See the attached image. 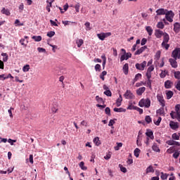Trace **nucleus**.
Wrapping results in <instances>:
<instances>
[{
	"label": "nucleus",
	"instance_id": "nucleus-1",
	"mask_svg": "<svg viewBox=\"0 0 180 180\" xmlns=\"http://www.w3.org/2000/svg\"><path fill=\"white\" fill-rule=\"evenodd\" d=\"M172 119H177L178 122H180V105L175 106V112L172 111L170 113Z\"/></svg>",
	"mask_w": 180,
	"mask_h": 180
},
{
	"label": "nucleus",
	"instance_id": "nucleus-2",
	"mask_svg": "<svg viewBox=\"0 0 180 180\" xmlns=\"http://www.w3.org/2000/svg\"><path fill=\"white\" fill-rule=\"evenodd\" d=\"M139 106L148 109L151 106V100L150 98H142L139 102Z\"/></svg>",
	"mask_w": 180,
	"mask_h": 180
},
{
	"label": "nucleus",
	"instance_id": "nucleus-3",
	"mask_svg": "<svg viewBox=\"0 0 180 180\" xmlns=\"http://www.w3.org/2000/svg\"><path fill=\"white\" fill-rule=\"evenodd\" d=\"M165 15V19L167 20V22H169L172 23V22H174V17L175 16V13H173L172 11H167Z\"/></svg>",
	"mask_w": 180,
	"mask_h": 180
},
{
	"label": "nucleus",
	"instance_id": "nucleus-4",
	"mask_svg": "<svg viewBox=\"0 0 180 180\" xmlns=\"http://www.w3.org/2000/svg\"><path fill=\"white\" fill-rule=\"evenodd\" d=\"M158 101H159V103L162 108L165 107V100L164 99V96L162 94H158L156 96Z\"/></svg>",
	"mask_w": 180,
	"mask_h": 180
},
{
	"label": "nucleus",
	"instance_id": "nucleus-5",
	"mask_svg": "<svg viewBox=\"0 0 180 180\" xmlns=\"http://www.w3.org/2000/svg\"><path fill=\"white\" fill-rule=\"evenodd\" d=\"M109 36H112V33L110 32H102L100 34H97V37L103 41L106 37H109Z\"/></svg>",
	"mask_w": 180,
	"mask_h": 180
},
{
	"label": "nucleus",
	"instance_id": "nucleus-6",
	"mask_svg": "<svg viewBox=\"0 0 180 180\" xmlns=\"http://www.w3.org/2000/svg\"><path fill=\"white\" fill-rule=\"evenodd\" d=\"M135 67L136 70H139L140 71H144V69L146 68V67H147V61L144 60L141 63H136L135 65Z\"/></svg>",
	"mask_w": 180,
	"mask_h": 180
},
{
	"label": "nucleus",
	"instance_id": "nucleus-7",
	"mask_svg": "<svg viewBox=\"0 0 180 180\" xmlns=\"http://www.w3.org/2000/svg\"><path fill=\"white\" fill-rule=\"evenodd\" d=\"M172 57L175 60H179L180 58V48L175 49L172 53Z\"/></svg>",
	"mask_w": 180,
	"mask_h": 180
},
{
	"label": "nucleus",
	"instance_id": "nucleus-8",
	"mask_svg": "<svg viewBox=\"0 0 180 180\" xmlns=\"http://www.w3.org/2000/svg\"><path fill=\"white\" fill-rule=\"evenodd\" d=\"M124 96L126 99H133L134 98V95L130 90H127L125 94H124Z\"/></svg>",
	"mask_w": 180,
	"mask_h": 180
},
{
	"label": "nucleus",
	"instance_id": "nucleus-9",
	"mask_svg": "<svg viewBox=\"0 0 180 180\" xmlns=\"http://www.w3.org/2000/svg\"><path fill=\"white\" fill-rule=\"evenodd\" d=\"M153 71H154V65H150L148 68L147 72H146V77L148 79H150L151 78V72H153Z\"/></svg>",
	"mask_w": 180,
	"mask_h": 180
},
{
	"label": "nucleus",
	"instance_id": "nucleus-10",
	"mask_svg": "<svg viewBox=\"0 0 180 180\" xmlns=\"http://www.w3.org/2000/svg\"><path fill=\"white\" fill-rule=\"evenodd\" d=\"M131 57V54L130 53H125L123 55H122L120 58V61H124V60H129Z\"/></svg>",
	"mask_w": 180,
	"mask_h": 180
},
{
	"label": "nucleus",
	"instance_id": "nucleus-11",
	"mask_svg": "<svg viewBox=\"0 0 180 180\" xmlns=\"http://www.w3.org/2000/svg\"><path fill=\"white\" fill-rule=\"evenodd\" d=\"M167 11L168 10L165 8H159L156 11V15L157 16H161V15H165Z\"/></svg>",
	"mask_w": 180,
	"mask_h": 180
},
{
	"label": "nucleus",
	"instance_id": "nucleus-12",
	"mask_svg": "<svg viewBox=\"0 0 180 180\" xmlns=\"http://www.w3.org/2000/svg\"><path fill=\"white\" fill-rule=\"evenodd\" d=\"M165 33H164V32L160 30H155V36L158 38V39H161V37H162V36H164Z\"/></svg>",
	"mask_w": 180,
	"mask_h": 180
},
{
	"label": "nucleus",
	"instance_id": "nucleus-13",
	"mask_svg": "<svg viewBox=\"0 0 180 180\" xmlns=\"http://www.w3.org/2000/svg\"><path fill=\"white\" fill-rule=\"evenodd\" d=\"M169 126L172 129V130H176V129H178L179 127L178 122H175L174 121L169 122Z\"/></svg>",
	"mask_w": 180,
	"mask_h": 180
},
{
	"label": "nucleus",
	"instance_id": "nucleus-14",
	"mask_svg": "<svg viewBox=\"0 0 180 180\" xmlns=\"http://www.w3.org/2000/svg\"><path fill=\"white\" fill-rule=\"evenodd\" d=\"M169 62L170 63V65L172 67V68H177L178 63H176V60L170 58L169 60Z\"/></svg>",
	"mask_w": 180,
	"mask_h": 180
},
{
	"label": "nucleus",
	"instance_id": "nucleus-15",
	"mask_svg": "<svg viewBox=\"0 0 180 180\" xmlns=\"http://www.w3.org/2000/svg\"><path fill=\"white\" fill-rule=\"evenodd\" d=\"M146 134L148 139H150V140H154V134L153 133V131L147 130V131L146 132Z\"/></svg>",
	"mask_w": 180,
	"mask_h": 180
},
{
	"label": "nucleus",
	"instance_id": "nucleus-16",
	"mask_svg": "<svg viewBox=\"0 0 180 180\" xmlns=\"http://www.w3.org/2000/svg\"><path fill=\"white\" fill-rule=\"evenodd\" d=\"M144 92H146V87H140L139 89H138L136 90V94L139 96H141V95H143V94H144Z\"/></svg>",
	"mask_w": 180,
	"mask_h": 180
},
{
	"label": "nucleus",
	"instance_id": "nucleus-17",
	"mask_svg": "<svg viewBox=\"0 0 180 180\" xmlns=\"http://www.w3.org/2000/svg\"><path fill=\"white\" fill-rule=\"evenodd\" d=\"M167 99H171L174 96V92L172 91L167 90L165 91Z\"/></svg>",
	"mask_w": 180,
	"mask_h": 180
},
{
	"label": "nucleus",
	"instance_id": "nucleus-18",
	"mask_svg": "<svg viewBox=\"0 0 180 180\" xmlns=\"http://www.w3.org/2000/svg\"><path fill=\"white\" fill-rule=\"evenodd\" d=\"M167 144L169 146H180L179 142L175 141L174 140L167 141Z\"/></svg>",
	"mask_w": 180,
	"mask_h": 180
},
{
	"label": "nucleus",
	"instance_id": "nucleus-19",
	"mask_svg": "<svg viewBox=\"0 0 180 180\" xmlns=\"http://www.w3.org/2000/svg\"><path fill=\"white\" fill-rule=\"evenodd\" d=\"M122 101H123V98L122 97V95L120 94V97L116 101V106H117V108H119V106H121Z\"/></svg>",
	"mask_w": 180,
	"mask_h": 180
},
{
	"label": "nucleus",
	"instance_id": "nucleus-20",
	"mask_svg": "<svg viewBox=\"0 0 180 180\" xmlns=\"http://www.w3.org/2000/svg\"><path fill=\"white\" fill-rule=\"evenodd\" d=\"M174 30L175 33H179V32L180 30V24H179V22H175L174 24Z\"/></svg>",
	"mask_w": 180,
	"mask_h": 180
},
{
	"label": "nucleus",
	"instance_id": "nucleus-21",
	"mask_svg": "<svg viewBox=\"0 0 180 180\" xmlns=\"http://www.w3.org/2000/svg\"><path fill=\"white\" fill-rule=\"evenodd\" d=\"M124 74L125 75H127V74H129V64L125 63L122 68Z\"/></svg>",
	"mask_w": 180,
	"mask_h": 180
},
{
	"label": "nucleus",
	"instance_id": "nucleus-22",
	"mask_svg": "<svg viewBox=\"0 0 180 180\" xmlns=\"http://www.w3.org/2000/svg\"><path fill=\"white\" fill-rule=\"evenodd\" d=\"M169 41V35L167 33H164L163 34V41L162 43H168Z\"/></svg>",
	"mask_w": 180,
	"mask_h": 180
},
{
	"label": "nucleus",
	"instance_id": "nucleus-23",
	"mask_svg": "<svg viewBox=\"0 0 180 180\" xmlns=\"http://www.w3.org/2000/svg\"><path fill=\"white\" fill-rule=\"evenodd\" d=\"M114 112H117V113H124V112H126V109L123 108H115L113 109Z\"/></svg>",
	"mask_w": 180,
	"mask_h": 180
},
{
	"label": "nucleus",
	"instance_id": "nucleus-24",
	"mask_svg": "<svg viewBox=\"0 0 180 180\" xmlns=\"http://www.w3.org/2000/svg\"><path fill=\"white\" fill-rule=\"evenodd\" d=\"M154 173V168L150 165L148 166L146 169V174H150V173Z\"/></svg>",
	"mask_w": 180,
	"mask_h": 180
},
{
	"label": "nucleus",
	"instance_id": "nucleus-25",
	"mask_svg": "<svg viewBox=\"0 0 180 180\" xmlns=\"http://www.w3.org/2000/svg\"><path fill=\"white\" fill-rule=\"evenodd\" d=\"M93 141H94L95 146H97V147L101 146V140H99V137H98V136L95 137Z\"/></svg>",
	"mask_w": 180,
	"mask_h": 180
},
{
	"label": "nucleus",
	"instance_id": "nucleus-26",
	"mask_svg": "<svg viewBox=\"0 0 180 180\" xmlns=\"http://www.w3.org/2000/svg\"><path fill=\"white\" fill-rule=\"evenodd\" d=\"M172 86V82H171V81L167 80L165 82V87L167 89H169V88H171V86Z\"/></svg>",
	"mask_w": 180,
	"mask_h": 180
},
{
	"label": "nucleus",
	"instance_id": "nucleus-27",
	"mask_svg": "<svg viewBox=\"0 0 180 180\" xmlns=\"http://www.w3.org/2000/svg\"><path fill=\"white\" fill-rule=\"evenodd\" d=\"M20 43L21 46H23L24 47H27V43H29V41H27V40L26 41V39H21L20 40Z\"/></svg>",
	"mask_w": 180,
	"mask_h": 180
},
{
	"label": "nucleus",
	"instance_id": "nucleus-28",
	"mask_svg": "<svg viewBox=\"0 0 180 180\" xmlns=\"http://www.w3.org/2000/svg\"><path fill=\"white\" fill-rule=\"evenodd\" d=\"M1 13H3L4 15H6V16H9V15H11V12L9 11V10L5 8H2Z\"/></svg>",
	"mask_w": 180,
	"mask_h": 180
},
{
	"label": "nucleus",
	"instance_id": "nucleus-29",
	"mask_svg": "<svg viewBox=\"0 0 180 180\" xmlns=\"http://www.w3.org/2000/svg\"><path fill=\"white\" fill-rule=\"evenodd\" d=\"M144 50H146V46H143L141 49H138L136 52H135V55L136 56H139L140 54H141V53H143V51H144Z\"/></svg>",
	"mask_w": 180,
	"mask_h": 180
},
{
	"label": "nucleus",
	"instance_id": "nucleus-30",
	"mask_svg": "<svg viewBox=\"0 0 180 180\" xmlns=\"http://www.w3.org/2000/svg\"><path fill=\"white\" fill-rule=\"evenodd\" d=\"M152 149L153 151H155L156 153H160V148L157 145V143H154L152 146Z\"/></svg>",
	"mask_w": 180,
	"mask_h": 180
},
{
	"label": "nucleus",
	"instance_id": "nucleus-31",
	"mask_svg": "<svg viewBox=\"0 0 180 180\" xmlns=\"http://www.w3.org/2000/svg\"><path fill=\"white\" fill-rule=\"evenodd\" d=\"M84 26H85V27H86L85 29L87 32H89V30H91L92 29V27H91V22H85Z\"/></svg>",
	"mask_w": 180,
	"mask_h": 180
},
{
	"label": "nucleus",
	"instance_id": "nucleus-32",
	"mask_svg": "<svg viewBox=\"0 0 180 180\" xmlns=\"http://www.w3.org/2000/svg\"><path fill=\"white\" fill-rule=\"evenodd\" d=\"M123 146V143H117V146L114 147V149L115 151H119L120 150V148Z\"/></svg>",
	"mask_w": 180,
	"mask_h": 180
},
{
	"label": "nucleus",
	"instance_id": "nucleus-33",
	"mask_svg": "<svg viewBox=\"0 0 180 180\" xmlns=\"http://www.w3.org/2000/svg\"><path fill=\"white\" fill-rule=\"evenodd\" d=\"M79 166L80 167L81 169H82L83 171H86L87 168L86 167H85V163L84 162H81L79 164Z\"/></svg>",
	"mask_w": 180,
	"mask_h": 180
},
{
	"label": "nucleus",
	"instance_id": "nucleus-34",
	"mask_svg": "<svg viewBox=\"0 0 180 180\" xmlns=\"http://www.w3.org/2000/svg\"><path fill=\"white\" fill-rule=\"evenodd\" d=\"M32 39H33L34 41H41V36H32Z\"/></svg>",
	"mask_w": 180,
	"mask_h": 180
},
{
	"label": "nucleus",
	"instance_id": "nucleus-35",
	"mask_svg": "<svg viewBox=\"0 0 180 180\" xmlns=\"http://www.w3.org/2000/svg\"><path fill=\"white\" fill-rule=\"evenodd\" d=\"M76 44H77V47H81L84 44V40L83 39H77L76 41Z\"/></svg>",
	"mask_w": 180,
	"mask_h": 180
},
{
	"label": "nucleus",
	"instance_id": "nucleus-36",
	"mask_svg": "<svg viewBox=\"0 0 180 180\" xmlns=\"http://www.w3.org/2000/svg\"><path fill=\"white\" fill-rule=\"evenodd\" d=\"M30 70V65H25L22 68L23 72H27Z\"/></svg>",
	"mask_w": 180,
	"mask_h": 180
},
{
	"label": "nucleus",
	"instance_id": "nucleus-37",
	"mask_svg": "<svg viewBox=\"0 0 180 180\" xmlns=\"http://www.w3.org/2000/svg\"><path fill=\"white\" fill-rule=\"evenodd\" d=\"M146 30L148 33L149 36H151V34H153V28H151V27L150 26L146 27Z\"/></svg>",
	"mask_w": 180,
	"mask_h": 180
},
{
	"label": "nucleus",
	"instance_id": "nucleus-38",
	"mask_svg": "<svg viewBox=\"0 0 180 180\" xmlns=\"http://www.w3.org/2000/svg\"><path fill=\"white\" fill-rule=\"evenodd\" d=\"M115 123H116V122L115 121V120H110L109 123H108V126L110 127H111L112 129H115V127H113V125L115 124Z\"/></svg>",
	"mask_w": 180,
	"mask_h": 180
},
{
	"label": "nucleus",
	"instance_id": "nucleus-39",
	"mask_svg": "<svg viewBox=\"0 0 180 180\" xmlns=\"http://www.w3.org/2000/svg\"><path fill=\"white\" fill-rule=\"evenodd\" d=\"M161 120H162V119L161 118V117H158V120H154V124L156 126H160V124L161 123Z\"/></svg>",
	"mask_w": 180,
	"mask_h": 180
},
{
	"label": "nucleus",
	"instance_id": "nucleus-40",
	"mask_svg": "<svg viewBox=\"0 0 180 180\" xmlns=\"http://www.w3.org/2000/svg\"><path fill=\"white\" fill-rule=\"evenodd\" d=\"M167 74H168V72L166 70H162L161 73L160 74V78H165V77H167Z\"/></svg>",
	"mask_w": 180,
	"mask_h": 180
},
{
	"label": "nucleus",
	"instance_id": "nucleus-41",
	"mask_svg": "<svg viewBox=\"0 0 180 180\" xmlns=\"http://www.w3.org/2000/svg\"><path fill=\"white\" fill-rule=\"evenodd\" d=\"M96 100L98 103H105V101H103V98L99 97V96H96Z\"/></svg>",
	"mask_w": 180,
	"mask_h": 180
},
{
	"label": "nucleus",
	"instance_id": "nucleus-42",
	"mask_svg": "<svg viewBox=\"0 0 180 180\" xmlns=\"http://www.w3.org/2000/svg\"><path fill=\"white\" fill-rule=\"evenodd\" d=\"M167 43L168 42L162 43V47H163V49H165V50H168V49H169V44H168Z\"/></svg>",
	"mask_w": 180,
	"mask_h": 180
},
{
	"label": "nucleus",
	"instance_id": "nucleus-43",
	"mask_svg": "<svg viewBox=\"0 0 180 180\" xmlns=\"http://www.w3.org/2000/svg\"><path fill=\"white\" fill-rule=\"evenodd\" d=\"M140 78H141V74L140 73L136 74L135 76V78L134 79V82H137V81H139Z\"/></svg>",
	"mask_w": 180,
	"mask_h": 180
},
{
	"label": "nucleus",
	"instance_id": "nucleus-44",
	"mask_svg": "<svg viewBox=\"0 0 180 180\" xmlns=\"http://www.w3.org/2000/svg\"><path fill=\"white\" fill-rule=\"evenodd\" d=\"M108 72L106 71H103L102 73L100 75V78L102 81H105V75H106Z\"/></svg>",
	"mask_w": 180,
	"mask_h": 180
},
{
	"label": "nucleus",
	"instance_id": "nucleus-45",
	"mask_svg": "<svg viewBox=\"0 0 180 180\" xmlns=\"http://www.w3.org/2000/svg\"><path fill=\"white\" fill-rule=\"evenodd\" d=\"M134 153L135 157H136V158H138V157L140 155V150L138 148H136L134 150Z\"/></svg>",
	"mask_w": 180,
	"mask_h": 180
},
{
	"label": "nucleus",
	"instance_id": "nucleus-46",
	"mask_svg": "<svg viewBox=\"0 0 180 180\" xmlns=\"http://www.w3.org/2000/svg\"><path fill=\"white\" fill-rule=\"evenodd\" d=\"M161 179L162 180H165L167 179L168 178V174H164V172H161V176H160Z\"/></svg>",
	"mask_w": 180,
	"mask_h": 180
},
{
	"label": "nucleus",
	"instance_id": "nucleus-47",
	"mask_svg": "<svg viewBox=\"0 0 180 180\" xmlns=\"http://www.w3.org/2000/svg\"><path fill=\"white\" fill-rule=\"evenodd\" d=\"M111 157H112V153L111 152H108L107 154H106V155L105 156H104V159L105 160H110V158H111Z\"/></svg>",
	"mask_w": 180,
	"mask_h": 180
},
{
	"label": "nucleus",
	"instance_id": "nucleus-48",
	"mask_svg": "<svg viewBox=\"0 0 180 180\" xmlns=\"http://www.w3.org/2000/svg\"><path fill=\"white\" fill-rule=\"evenodd\" d=\"M157 115H164V108H160L156 111Z\"/></svg>",
	"mask_w": 180,
	"mask_h": 180
},
{
	"label": "nucleus",
	"instance_id": "nucleus-49",
	"mask_svg": "<svg viewBox=\"0 0 180 180\" xmlns=\"http://www.w3.org/2000/svg\"><path fill=\"white\" fill-rule=\"evenodd\" d=\"M119 167L122 172H124V174H126V172H127V169H126V167L122 166L121 165H120Z\"/></svg>",
	"mask_w": 180,
	"mask_h": 180
},
{
	"label": "nucleus",
	"instance_id": "nucleus-50",
	"mask_svg": "<svg viewBox=\"0 0 180 180\" xmlns=\"http://www.w3.org/2000/svg\"><path fill=\"white\" fill-rule=\"evenodd\" d=\"M174 77L176 79H180V72L179 71L174 72Z\"/></svg>",
	"mask_w": 180,
	"mask_h": 180
},
{
	"label": "nucleus",
	"instance_id": "nucleus-51",
	"mask_svg": "<svg viewBox=\"0 0 180 180\" xmlns=\"http://www.w3.org/2000/svg\"><path fill=\"white\" fill-rule=\"evenodd\" d=\"M54 34H56V32H54V31H50V32H47L48 37H53V36H54Z\"/></svg>",
	"mask_w": 180,
	"mask_h": 180
},
{
	"label": "nucleus",
	"instance_id": "nucleus-52",
	"mask_svg": "<svg viewBox=\"0 0 180 180\" xmlns=\"http://www.w3.org/2000/svg\"><path fill=\"white\" fill-rule=\"evenodd\" d=\"M173 140H179V135H178L176 133H174L172 136Z\"/></svg>",
	"mask_w": 180,
	"mask_h": 180
},
{
	"label": "nucleus",
	"instance_id": "nucleus-53",
	"mask_svg": "<svg viewBox=\"0 0 180 180\" xmlns=\"http://www.w3.org/2000/svg\"><path fill=\"white\" fill-rule=\"evenodd\" d=\"M145 120H146V123H151V122H152L151 117H150L149 115H147L145 117Z\"/></svg>",
	"mask_w": 180,
	"mask_h": 180
},
{
	"label": "nucleus",
	"instance_id": "nucleus-54",
	"mask_svg": "<svg viewBox=\"0 0 180 180\" xmlns=\"http://www.w3.org/2000/svg\"><path fill=\"white\" fill-rule=\"evenodd\" d=\"M161 57V52L158 51L155 56V60H160V58Z\"/></svg>",
	"mask_w": 180,
	"mask_h": 180
},
{
	"label": "nucleus",
	"instance_id": "nucleus-55",
	"mask_svg": "<svg viewBox=\"0 0 180 180\" xmlns=\"http://www.w3.org/2000/svg\"><path fill=\"white\" fill-rule=\"evenodd\" d=\"M104 95H106V96H112V92L110 90H105L104 91Z\"/></svg>",
	"mask_w": 180,
	"mask_h": 180
},
{
	"label": "nucleus",
	"instance_id": "nucleus-56",
	"mask_svg": "<svg viewBox=\"0 0 180 180\" xmlns=\"http://www.w3.org/2000/svg\"><path fill=\"white\" fill-rule=\"evenodd\" d=\"M137 107H136V106H134V105H132L131 104H130L128 107H127V110H133V109L134 110H136V108Z\"/></svg>",
	"mask_w": 180,
	"mask_h": 180
},
{
	"label": "nucleus",
	"instance_id": "nucleus-57",
	"mask_svg": "<svg viewBox=\"0 0 180 180\" xmlns=\"http://www.w3.org/2000/svg\"><path fill=\"white\" fill-rule=\"evenodd\" d=\"M157 27H158V29H162L164 27V23L162 22H159L157 24Z\"/></svg>",
	"mask_w": 180,
	"mask_h": 180
},
{
	"label": "nucleus",
	"instance_id": "nucleus-58",
	"mask_svg": "<svg viewBox=\"0 0 180 180\" xmlns=\"http://www.w3.org/2000/svg\"><path fill=\"white\" fill-rule=\"evenodd\" d=\"M15 25H16V26H23V23H20V20L18 19L15 20Z\"/></svg>",
	"mask_w": 180,
	"mask_h": 180
},
{
	"label": "nucleus",
	"instance_id": "nucleus-59",
	"mask_svg": "<svg viewBox=\"0 0 180 180\" xmlns=\"http://www.w3.org/2000/svg\"><path fill=\"white\" fill-rule=\"evenodd\" d=\"M62 23L65 25V26H68L69 25L71 24V21H68V20H63Z\"/></svg>",
	"mask_w": 180,
	"mask_h": 180
},
{
	"label": "nucleus",
	"instance_id": "nucleus-60",
	"mask_svg": "<svg viewBox=\"0 0 180 180\" xmlns=\"http://www.w3.org/2000/svg\"><path fill=\"white\" fill-rule=\"evenodd\" d=\"M37 50L39 53H46V49L38 47Z\"/></svg>",
	"mask_w": 180,
	"mask_h": 180
},
{
	"label": "nucleus",
	"instance_id": "nucleus-61",
	"mask_svg": "<svg viewBox=\"0 0 180 180\" xmlns=\"http://www.w3.org/2000/svg\"><path fill=\"white\" fill-rule=\"evenodd\" d=\"M105 112L106 115H108V116H110V108L109 107H107L105 108Z\"/></svg>",
	"mask_w": 180,
	"mask_h": 180
},
{
	"label": "nucleus",
	"instance_id": "nucleus-62",
	"mask_svg": "<svg viewBox=\"0 0 180 180\" xmlns=\"http://www.w3.org/2000/svg\"><path fill=\"white\" fill-rule=\"evenodd\" d=\"M176 88L178 91H180V79L176 82Z\"/></svg>",
	"mask_w": 180,
	"mask_h": 180
},
{
	"label": "nucleus",
	"instance_id": "nucleus-63",
	"mask_svg": "<svg viewBox=\"0 0 180 180\" xmlns=\"http://www.w3.org/2000/svg\"><path fill=\"white\" fill-rule=\"evenodd\" d=\"M95 70H96V71L101 72V65L96 64V65H95Z\"/></svg>",
	"mask_w": 180,
	"mask_h": 180
},
{
	"label": "nucleus",
	"instance_id": "nucleus-64",
	"mask_svg": "<svg viewBox=\"0 0 180 180\" xmlns=\"http://www.w3.org/2000/svg\"><path fill=\"white\" fill-rule=\"evenodd\" d=\"M8 143H9L11 146H13V143H16V140L8 139Z\"/></svg>",
	"mask_w": 180,
	"mask_h": 180
}]
</instances>
